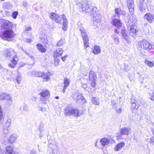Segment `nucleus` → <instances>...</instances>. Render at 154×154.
<instances>
[{
	"label": "nucleus",
	"mask_w": 154,
	"mask_h": 154,
	"mask_svg": "<svg viewBox=\"0 0 154 154\" xmlns=\"http://www.w3.org/2000/svg\"><path fill=\"white\" fill-rule=\"evenodd\" d=\"M0 22V36L6 40L14 37L15 34L12 29V23L4 19L1 20Z\"/></svg>",
	"instance_id": "nucleus-1"
},
{
	"label": "nucleus",
	"mask_w": 154,
	"mask_h": 154,
	"mask_svg": "<svg viewBox=\"0 0 154 154\" xmlns=\"http://www.w3.org/2000/svg\"><path fill=\"white\" fill-rule=\"evenodd\" d=\"M81 5V10L82 11H85L88 15H92L93 17L94 25L96 26V28H97L100 25V16L96 12V8H92L89 7L87 3Z\"/></svg>",
	"instance_id": "nucleus-2"
},
{
	"label": "nucleus",
	"mask_w": 154,
	"mask_h": 154,
	"mask_svg": "<svg viewBox=\"0 0 154 154\" xmlns=\"http://www.w3.org/2000/svg\"><path fill=\"white\" fill-rule=\"evenodd\" d=\"M137 48V50L141 51L144 50H151L154 49V43H150L148 41L143 40L138 42Z\"/></svg>",
	"instance_id": "nucleus-3"
},
{
	"label": "nucleus",
	"mask_w": 154,
	"mask_h": 154,
	"mask_svg": "<svg viewBox=\"0 0 154 154\" xmlns=\"http://www.w3.org/2000/svg\"><path fill=\"white\" fill-rule=\"evenodd\" d=\"M32 76L37 77H41L44 81L47 82L51 79V75L48 72L45 73L43 72L33 71L31 72Z\"/></svg>",
	"instance_id": "nucleus-4"
},
{
	"label": "nucleus",
	"mask_w": 154,
	"mask_h": 154,
	"mask_svg": "<svg viewBox=\"0 0 154 154\" xmlns=\"http://www.w3.org/2000/svg\"><path fill=\"white\" fill-rule=\"evenodd\" d=\"M65 113L67 115H72L76 117H78L79 116V111L78 109L70 107H67L65 109Z\"/></svg>",
	"instance_id": "nucleus-5"
},
{
	"label": "nucleus",
	"mask_w": 154,
	"mask_h": 154,
	"mask_svg": "<svg viewBox=\"0 0 154 154\" xmlns=\"http://www.w3.org/2000/svg\"><path fill=\"white\" fill-rule=\"evenodd\" d=\"M150 4L151 2L149 0H147L143 3H140L139 5L140 10L141 12H144L147 8L148 9L150 7Z\"/></svg>",
	"instance_id": "nucleus-6"
},
{
	"label": "nucleus",
	"mask_w": 154,
	"mask_h": 154,
	"mask_svg": "<svg viewBox=\"0 0 154 154\" xmlns=\"http://www.w3.org/2000/svg\"><path fill=\"white\" fill-rule=\"evenodd\" d=\"M80 30L81 32V35L83 39L84 45L86 48H87L88 46V40L85 30L83 28H80Z\"/></svg>",
	"instance_id": "nucleus-7"
},
{
	"label": "nucleus",
	"mask_w": 154,
	"mask_h": 154,
	"mask_svg": "<svg viewBox=\"0 0 154 154\" xmlns=\"http://www.w3.org/2000/svg\"><path fill=\"white\" fill-rule=\"evenodd\" d=\"M0 100H8L11 102L12 101V97L10 94L3 92L0 93Z\"/></svg>",
	"instance_id": "nucleus-8"
},
{
	"label": "nucleus",
	"mask_w": 154,
	"mask_h": 154,
	"mask_svg": "<svg viewBox=\"0 0 154 154\" xmlns=\"http://www.w3.org/2000/svg\"><path fill=\"white\" fill-rule=\"evenodd\" d=\"M128 29L130 31V34L133 37L134 34H136L138 31L137 26L136 25L130 26L128 27Z\"/></svg>",
	"instance_id": "nucleus-9"
},
{
	"label": "nucleus",
	"mask_w": 154,
	"mask_h": 154,
	"mask_svg": "<svg viewBox=\"0 0 154 154\" xmlns=\"http://www.w3.org/2000/svg\"><path fill=\"white\" fill-rule=\"evenodd\" d=\"M128 18L129 19L128 21L129 26H133L136 25V23L137 22V18L134 15L131 14V16L129 15L128 16Z\"/></svg>",
	"instance_id": "nucleus-10"
},
{
	"label": "nucleus",
	"mask_w": 154,
	"mask_h": 154,
	"mask_svg": "<svg viewBox=\"0 0 154 154\" xmlns=\"http://www.w3.org/2000/svg\"><path fill=\"white\" fill-rule=\"evenodd\" d=\"M62 17L63 20L62 29L64 31H66L68 27V21L64 14L62 15Z\"/></svg>",
	"instance_id": "nucleus-11"
},
{
	"label": "nucleus",
	"mask_w": 154,
	"mask_h": 154,
	"mask_svg": "<svg viewBox=\"0 0 154 154\" xmlns=\"http://www.w3.org/2000/svg\"><path fill=\"white\" fill-rule=\"evenodd\" d=\"M131 129L130 128L124 127L121 128L120 131L121 134L123 135H128L130 133Z\"/></svg>",
	"instance_id": "nucleus-12"
},
{
	"label": "nucleus",
	"mask_w": 154,
	"mask_h": 154,
	"mask_svg": "<svg viewBox=\"0 0 154 154\" xmlns=\"http://www.w3.org/2000/svg\"><path fill=\"white\" fill-rule=\"evenodd\" d=\"M144 18L146 19L147 21L149 23H151L154 19V16L153 15L150 13H147L144 15Z\"/></svg>",
	"instance_id": "nucleus-13"
},
{
	"label": "nucleus",
	"mask_w": 154,
	"mask_h": 154,
	"mask_svg": "<svg viewBox=\"0 0 154 154\" xmlns=\"http://www.w3.org/2000/svg\"><path fill=\"white\" fill-rule=\"evenodd\" d=\"M121 34L122 38L124 39L127 42H128L129 37L127 31L125 30H123L121 32Z\"/></svg>",
	"instance_id": "nucleus-14"
},
{
	"label": "nucleus",
	"mask_w": 154,
	"mask_h": 154,
	"mask_svg": "<svg viewBox=\"0 0 154 154\" xmlns=\"http://www.w3.org/2000/svg\"><path fill=\"white\" fill-rule=\"evenodd\" d=\"M41 96L46 99H48L50 96V94L49 91L47 90L43 91L40 94Z\"/></svg>",
	"instance_id": "nucleus-15"
},
{
	"label": "nucleus",
	"mask_w": 154,
	"mask_h": 154,
	"mask_svg": "<svg viewBox=\"0 0 154 154\" xmlns=\"http://www.w3.org/2000/svg\"><path fill=\"white\" fill-rule=\"evenodd\" d=\"M63 52V50L62 48H57L54 53V57H58L61 56Z\"/></svg>",
	"instance_id": "nucleus-16"
},
{
	"label": "nucleus",
	"mask_w": 154,
	"mask_h": 154,
	"mask_svg": "<svg viewBox=\"0 0 154 154\" xmlns=\"http://www.w3.org/2000/svg\"><path fill=\"white\" fill-rule=\"evenodd\" d=\"M125 145V143L124 142H122L118 143L114 148L115 151H118L121 150Z\"/></svg>",
	"instance_id": "nucleus-17"
},
{
	"label": "nucleus",
	"mask_w": 154,
	"mask_h": 154,
	"mask_svg": "<svg viewBox=\"0 0 154 154\" xmlns=\"http://www.w3.org/2000/svg\"><path fill=\"white\" fill-rule=\"evenodd\" d=\"M101 52V49L100 46L95 45L93 49V53L95 54H97Z\"/></svg>",
	"instance_id": "nucleus-18"
},
{
	"label": "nucleus",
	"mask_w": 154,
	"mask_h": 154,
	"mask_svg": "<svg viewBox=\"0 0 154 154\" xmlns=\"http://www.w3.org/2000/svg\"><path fill=\"white\" fill-rule=\"evenodd\" d=\"M112 24L117 27H119L121 25V23L120 21L117 19H113L112 22Z\"/></svg>",
	"instance_id": "nucleus-19"
},
{
	"label": "nucleus",
	"mask_w": 154,
	"mask_h": 154,
	"mask_svg": "<svg viewBox=\"0 0 154 154\" xmlns=\"http://www.w3.org/2000/svg\"><path fill=\"white\" fill-rule=\"evenodd\" d=\"M100 142L103 146H105L109 144V140L105 138H103L100 140Z\"/></svg>",
	"instance_id": "nucleus-20"
},
{
	"label": "nucleus",
	"mask_w": 154,
	"mask_h": 154,
	"mask_svg": "<svg viewBox=\"0 0 154 154\" xmlns=\"http://www.w3.org/2000/svg\"><path fill=\"white\" fill-rule=\"evenodd\" d=\"M17 137L15 134L12 135L8 140V142L10 143H12L15 142L17 138Z\"/></svg>",
	"instance_id": "nucleus-21"
},
{
	"label": "nucleus",
	"mask_w": 154,
	"mask_h": 154,
	"mask_svg": "<svg viewBox=\"0 0 154 154\" xmlns=\"http://www.w3.org/2000/svg\"><path fill=\"white\" fill-rule=\"evenodd\" d=\"M112 38L114 42L116 45H118L119 44V40L118 35L114 34L112 36Z\"/></svg>",
	"instance_id": "nucleus-22"
},
{
	"label": "nucleus",
	"mask_w": 154,
	"mask_h": 154,
	"mask_svg": "<svg viewBox=\"0 0 154 154\" xmlns=\"http://www.w3.org/2000/svg\"><path fill=\"white\" fill-rule=\"evenodd\" d=\"M8 128H3V132L2 133V137L5 139H7V137L8 135Z\"/></svg>",
	"instance_id": "nucleus-23"
},
{
	"label": "nucleus",
	"mask_w": 154,
	"mask_h": 154,
	"mask_svg": "<svg viewBox=\"0 0 154 154\" xmlns=\"http://www.w3.org/2000/svg\"><path fill=\"white\" fill-rule=\"evenodd\" d=\"M89 77L90 80H95L97 78L96 74L94 71H91L90 72Z\"/></svg>",
	"instance_id": "nucleus-24"
},
{
	"label": "nucleus",
	"mask_w": 154,
	"mask_h": 154,
	"mask_svg": "<svg viewBox=\"0 0 154 154\" xmlns=\"http://www.w3.org/2000/svg\"><path fill=\"white\" fill-rule=\"evenodd\" d=\"M70 82V80L67 78H65L63 79V86L65 88H67Z\"/></svg>",
	"instance_id": "nucleus-25"
},
{
	"label": "nucleus",
	"mask_w": 154,
	"mask_h": 154,
	"mask_svg": "<svg viewBox=\"0 0 154 154\" xmlns=\"http://www.w3.org/2000/svg\"><path fill=\"white\" fill-rule=\"evenodd\" d=\"M37 46L38 50L41 52H45L46 51V49L40 44H38L37 45Z\"/></svg>",
	"instance_id": "nucleus-26"
},
{
	"label": "nucleus",
	"mask_w": 154,
	"mask_h": 154,
	"mask_svg": "<svg viewBox=\"0 0 154 154\" xmlns=\"http://www.w3.org/2000/svg\"><path fill=\"white\" fill-rule=\"evenodd\" d=\"M129 0V2L131 3V4L128 5V9H129L130 12L131 13H131V14H133L132 13L134 12V11L133 6V5L132 4V3H133V2H132V0ZM129 15H130L131 16V14H129Z\"/></svg>",
	"instance_id": "nucleus-27"
},
{
	"label": "nucleus",
	"mask_w": 154,
	"mask_h": 154,
	"mask_svg": "<svg viewBox=\"0 0 154 154\" xmlns=\"http://www.w3.org/2000/svg\"><path fill=\"white\" fill-rule=\"evenodd\" d=\"M11 124V120L10 119H8L6 123H5L3 128H8L10 126Z\"/></svg>",
	"instance_id": "nucleus-28"
},
{
	"label": "nucleus",
	"mask_w": 154,
	"mask_h": 154,
	"mask_svg": "<svg viewBox=\"0 0 154 154\" xmlns=\"http://www.w3.org/2000/svg\"><path fill=\"white\" fill-rule=\"evenodd\" d=\"M77 96L80 97H81V94L79 93V92L77 93L75 92H74L72 93V97L74 100H76Z\"/></svg>",
	"instance_id": "nucleus-29"
},
{
	"label": "nucleus",
	"mask_w": 154,
	"mask_h": 154,
	"mask_svg": "<svg viewBox=\"0 0 154 154\" xmlns=\"http://www.w3.org/2000/svg\"><path fill=\"white\" fill-rule=\"evenodd\" d=\"M18 60V57L17 56H14L12 58L11 62L14 65H16Z\"/></svg>",
	"instance_id": "nucleus-30"
},
{
	"label": "nucleus",
	"mask_w": 154,
	"mask_h": 154,
	"mask_svg": "<svg viewBox=\"0 0 154 154\" xmlns=\"http://www.w3.org/2000/svg\"><path fill=\"white\" fill-rule=\"evenodd\" d=\"M145 63L146 64L150 67L153 66L154 65L153 62L147 60H145Z\"/></svg>",
	"instance_id": "nucleus-31"
},
{
	"label": "nucleus",
	"mask_w": 154,
	"mask_h": 154,
	"mask_svg": "<svg viewBox=\"0 0 154 154\" xmlns=\"http://www.w3.org/2000/svg\"><path fill=\"white\" fill-rule=\"evenodd\" d=\"M12 52L9 49H6L4 51V53L5 55L7 57H10L11 56Z\"/></svg>",
	"instance_id": "nucleus-32"
},
{
	"label": "nucleus",
	"mask_w": 154,
	"mask_h": 154,
	"mask_svg": "<svg viewBox=\"0 0 154 154\" xmlns=\"http://www.w3.org/2000/svg\"><path fill=\"white\" fill-rule=\"evenodd\" d=\"M92 103L96 105H98L99 104L100 101L99 100L95 97H93L92 100Z\"/></svg>",
	"instance_id": "nucleus-33"
},
{
	"label": "nucleus",
	"mask_w": 154,
	"mask_h": 154,
	"mask_svg": "<svg viewBox=\"0 0 154 154\" xmlns=\"http://www.w3.org/2000/svg\"><path fill=\"white\" fill-rule=\"evenodd\" d=\"M13 148L11 146H8L6 148V151L10 154H11L14 151L13 150Z\"/></svg>",
	"instance_id": "nucleus-34"
},
{
	"label": "nucleus",
	"mask_w": 154,
	"mask_h": 154,
	"mask_svg": "<svg viewBox=\"0 0 154 154\" xmlns=\"http://www.w3.org/2000/svg\"><path fill=\"white\" fill-rule=\"evenodd\" d=\"M151 94L150 92H148L147 93V95L149 98L152 100L154 101V92H153Z\"/></svg>",
	"instance_id": "nucleus-35"
},
{
	"label": "nucleus",
	"mask_w": 154,
	"mask_h": 154,
	"mask_svg": "<svg viewBox=\"0 0 154 154\" xmlns=\"http://www.w3.org/2000/svg\"><path fill=\"white\" fill-rule=\"evenodd\" d=\"M57 14L54 13H51L50 14V18L55 21L56 18L57 17Z\"/></svg>",
	"instance_id": "nucleus-36"
},
{
	"label": "nucleus",
	"mask_w": 154,
	"mask_h": 154,
	"mask_svg": "<svg viewBox=\"0 0 154 154\" xmlns=\"http://www.w3.org/2000/svg\"><path fill=\"white\" fill-rule=\"evenodd\" d=\"M57 14L54 13H51L50 14V18L55 21L56 18L57 17Z\"/></svg>",
	"instance_id": "nucleus-37"
},
{
	"label": "nucleus",
	"mask_w": 154,
	"mask_h": 154,
	"mask_svg": "<svg viewBox=\"0 0 154 154\" xmlns=\"http://www.w3.org/2000/svg\"><path fill=\"white\" fill-rule=\"evenodd\" d=\"M57 14L54 13H51L50 14V18L55 21L56 18L57 17Z\"/></svg>",
	"instance_id": "nucleus-38"
},
{
	"label": "nucleus",
	"mask_w": 154,
	"mask_h": 154,
	"mask_svg": "<svg viewBox=\"0 0 154 154\" xmlns=\"http://www.w3.org/2000/svg\"><path fill=\"white\" fill-rule=\"evenodd\" d=\"M77 101L79 102H82V101H83L84 102H85V100L84 98L81 95V97H80L77 96V99H76Z\"/></svg>",
	"instance_id": "nucleus-39"
},
{
	"label": "nucleus",
	"mask_w": 154,
	"mask_h": 154,
	"mask_svg": "<svg viewBox=\"0 0 154 154\" xmlns=\"http://www.w3.org/2000/svg\"><path fill=\"white\" fill-rule=\"evenodd\" d=\"M65 43L64 39H61L59 40L57 44V45L58 46H61Z\"/></svg>",
	"instance_id": "nucleus-40"
},
{
	"label": "nucleus",
	"mask_w": 154,
	"mask_h": 154,
	"mask_svg": "<svg viewBox=\"0 0 154 154\" xmlns=\"http://www.w3.org/2000/svg\"><path fill=\"white\" fill-rule=\"evenodd\" d=\"M20 109L22 111H26L28 109V106L26 105H24L23 106H21V107L20 108Z\"/></svg>",
	"instance_id": "nucleus-41"
},
{
	"label": "nucleus",
	"mask_w": 154,
	"mask_h": 154,
	"mask_svg": "<svg viewBox=\"0 0 154 154\" xmlns=\"http://www.w3.org/2000/svg\"><path fill=\"white\" fill-rule=\"evenodd\" d=\"M18 14V13L17 11H14L12 13V17L14 19H15L17 18V16Z\"/></svg>",
	"instance_id": "nucleus-42"
},
{
	"label": "nucleus",
	"mask_w": 154,
	"mask_h": 154,
	"mask_svg": "<svg viewBox=\"0 0 154 154\" xmlns=\"http://www.w3.org/2000/svg\"><path fill=\"white\" fill-rule=\"evenodd\" d=\"M21 81V77L20 75H19L16 78V81L18 84H20Z\"/></svg>",
	"instance_id": "nucleus-43"
},
{
	"label": "nucleus",
	"mask_w": 154,
	"mask_h": 154,
	"mask_svg": "<svg viewBox=\"0 0 154 154\" xmlns=\"http://www.w3.org/2000/svg\"><path fill=\"white\" fill-rule=\"evenodd\" d=\"M135 101H135H134V100L132 99L131 100V103L132 104V106L134 108H136L137 105Z\"/></svg>",
	"instance_id": "nucleus-44"
},
{
	"label": "nucleus",
	"mask_w": 154,
	"mask_h": 154,
	"mask_svg": "<svg viewBox=\"0 0 154 154\" xmlns=\"http://www.w3.org/2000/svg\"><path fill=\"white\" fill-rule=\"evenodd\" d=\"M61 18L57 15V17L56 18L55 21L56 23H60L61 22Z\"/></svg>",
	"instance_id": "nucleus-45"
},
{
	"label": "nucleus",
	"mask_w": 154,
	"mask_h": 154,
	"mask_svg": "<svg viewBox=\"0 0 154 154\" xmlns=\"http://www.w3.org/2000/svg\"><path fill=\"white\" fill-rule=\"evenodd\" d=\"M6 5L7 6L6 8L7 9H10L12 7V5L9 2L6 3Z\"/></svg>",
	"instance_id": "nucleus-46"
},
{
	"label": "nucleus",
	"mask_w": 154,
	"mask_h": 154,
	"mask_svg": "<svg viewBox=\"0 0 154 154\" xmlns=\"http://www.w3.org/2000/svg\"><path fill=\"white\" fill-rule=\"evenodd\" d=\"M115 13L118 15H119L122 13L121 10L120 9L117 8L115 10Z\"/></svg>",
	"instance_id": "nucleus-47"
},
{
	"label": "nucleus",
	"mask_w": 154,
	"mask_h": 154,
	"mask_svg": "<svg viewBox=\"0 0 154 154\" xmlns=\"http://www.w3.org/2000/svg\"><path fill=\"white\" fill-rule=\"evenodd\" d=\"M91 85L93 87H95L96 86V83L94 80H92L91 82Z\"/></svg>",
	"instance_id": "nucleus-48"
},
{
	"label": "nucleus",
	"mask_w": 154,
	"mask_h": 154,
	"mask_svg": "<svg viewBox=\"0 0 154 154\" xmlns=\"http://www.w3.org/2000/svg\"><path fill=\"white\" fill-rule=\"evenodd\" d=\"M68 56L67 55H66L65 56H64L62 57H61L62 60L63 62L65 61L66 58L68 57Z\"/></svg>",
	"instance_id": "nucleus-49"
},
{
	"label": "nucleus",
	"mask_w": 154,
	"mask_h": 154,
	"mask_svg": "<svg viewBox=\"0 0 154 154\" xmlns=\"http://www.w3.org/2000/svg\"><path fill=\"white\" fill-rule=\"evenodd\" d=\"M55 63H54V64L56 66H57V65H58L59 64V60L57 59V58H55Z\"/></svg>",
	"instance_id": "nucleus-50"
},
{
	"label": "nucleus",
	"mask_w": 154,
	"mask_h": 154,
	"mask_svg": "<svg viewBox=\"0 0 154 154\" xmlns=\"http://www.w3.org/2000/svg\"><path fill=\"white\" fill-rule=\"evenodd\" d=\"M149 142L150 143H154V137H152L150 139Z\"/></svg>",
	"instance_id": "nucleus-51"
},
{
	"label": "nucleus",
	"mask_w": 154,
	"mask_h": 154,
	"mask_svg": "<svg viewBox=\"0 0 154 154\" xmlns=\"http://www.w3.org/2000/svg\"><path fill=\"white\" fill-rule=\"evenodd\" d=\"M36 152L34 150H31L30 151V154H36Z\"/></svg>",
	"instance_id": "nucleus-52"
},
{
	"label": "nucleus",
	"mask_w": 154,
	"mask_h": 154,
	"mask_svg": "<svg viewBox=\"0 0 154 154\" xmlns=\"http://www.w3.org/2000/svg\"><path fill=\"white\" fill-rule=\"evenodd\" d=\"M25 42L27 43L31 42V40L29 38H26L25 39Z\"/></svg>",
	"instance_id": "nucleus-53"
},
{
	"label": "nucleus",
	"mask_w": 154,
	"mask_h": 154,
	"mask_svg": "<svg viewBox=\"0 0 154 154\" xmlns=\"http://www.w3.org/2000/svg\"><path fill=\"white\" fill-rule=\"evenodd\" d=\"M15 65L14 64V65H12L11 63H9L8 64V66L9 67H11V68H14L15 67Z\"/></svg>",
	"instance_id": "nucleus-54"
},
{
	"label": "nucleus",
	"mask_w": 154,
	"mask_h": 154,
	"mask_svg": "<svg viewBox=\"0 0 154 154\" xmlns=\"http://www.w3.org/2000/svg\"><path fill=\"white\" fill-rule=\"evenodd\" d=\"M31 29V28L30 27H27L26 29L25 30L26 31H30Z\"/></svg>",
	"instance_id": "nucleus-55"
},
{
	"label": "nucleus",
	"mask_w": 154,
	"mask_h": 154,
	"mask_svg": "<svg viewBox=\"0 0 154 154\" xmlns=\"http://www.w3.org/2000/svg\"><path fill=\"white\" fill-rule=\"evenodd\" d=\"M111 103L113 105H114L116 104V102L115 100H112L111 101Z\"/></svg>",
	"instance_id": "nucleus-56"
},
{
	"label": "nucleus",
	"mask_w": 154,
	"mask_h": 154,
	"mask_svg": "<svg viewBox=\"0 0 154 154\" xmlns=\"http://www.w3.org/2000/svg\"><path fill=\"white\" fill-rule=\"evenodd\" d=\"M82 87L83 88L85 89L87 87V85L86 84H83Z\"/></svg>",
	"instance_id": "nucleus-57"
},
{
	"label": "nucleus",
	"mask_w": 154,
	"mask_h": 154,
	"mask_svg": "<svg viewBox=\"0 0 154 154\" xmlns=\"http://www.w3.org/2000/svg\"><path fill=\"white\" fill-rule=\"evenodd\" d=\"M116 34H119V32L117 29H116L114 30Z\"/></svg>",
	"instance_id": "nucleus-58"
},
{
	"label": "nucleus",
	"mask_w": 154,
	"mask_h": 154,
	"mask_svg": "<svg viewBox=\"0 0 154 154\" xmlns=\"http://www.w3.org/2000/svg\"><path fill=\"white\" fill-rule=\"evenodd\" d=\"M122 111V109L121 108H120L119 109H118L117 110V112H121Z\"/></svg>",
	"instance_id": "nucleus-59"
},
{
	"label": "nucleus",
	"mask_w": 154,
	"mask_h": 154,
	"mask_svg": "<svg viewBox=\"0 0 154 154\" xmlns=\"http://www.w3.org/2000/svg\"><path fill=\"white\" fill-rule=\"evenodd\" d=\"M11 154H20L19 152H16L14 151Z\"/></svg>",
	"instance_id": "nucleus-60"
},
{
	"label": "nucleus",
	"mask_w": 154,
	"mask_h": 154,
	"mask_svg": "<svg viewBox=\"0 0 154 154\" xmlns=\"http://www.w3.org/2000/svg\"><path fill=\"white\" fill-rule=\"evenodd\" d=\"M67 88H64V87L63 86V89L62 91H63V93H64L65 92V90Z\"/></svg>",
	"instance_id": "nucleus-61"
},
{
	"label": "nucleus",
	"mask_w": 154,
	"mask_h": 154,
	"mask_svg": "<svg viewBox=\"0 0 154 154\" xmlns=\"http://www.w3.org/2000/svg\"><path fill=\"white\" fill-rule=\"evenodd\" d=\"M4 152L3 151L0 149V154H3Z\"/></svg>",
	"instance_id": "nucleus-62"
},
{
	"label": "nucleus",
	"mask_w": 154,
	"mask_h": 154,
	"mask_svg": "<svg viewBox=\"0 0 154 154\" xmlns=\"http://www.w3.org/2000/svg\"><path fill=\"white\" fill-rule=\"evenodd\" d=\"M46 41H45V42H49V40L48 39V38L47 37H46Z\"/></svg>",
	"instance_id": "nucleus-63"
},
{
	"label": "nucleus",
	"mask_w": 154,
	"mask_h": 154,
	"mask_svg": "<svg viewBox=\"0 0 154 154\" xmlns=\"http://www.w3.org/2000/svg\"><path fill=\"white\" fill-rule=\"evenodd\" d=\"M24 52L26 54H27L28 55H29L28 53L26 51H24Z\"/></svg>",
	"instance_id": "nucleus-64"
}]
</instances>
